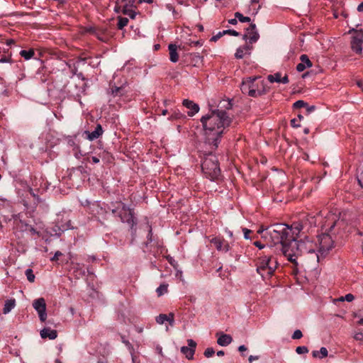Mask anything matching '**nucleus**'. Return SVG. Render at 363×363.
Masks as SVG:
<instances>
[{
    "mask_svg": "<svg viewBox=\"0 0 363 363\" xmlns=\"http://www.w3.org/2000/svg\"><path fill=\"white\" fill-rule=\"evenodd\" d=\"M222 33L224 35L228 34V35H231L233 36H239L240 35V33H238V31H236L235 30H232V29L223 30Z\"/></svg>",
    "mask_w": 363,
    "mask_h": 363,
    "instance_id": "43",
    "label": "nucleus"
},
{
    "mask_svg": "<svg viewBox=\"0 0 363 363\" xmlns=\"http://www.w3.org/2000/svg\"><path fill=\"white\" fill-rule=\"evenodd\" d=\"M233 341V338L230 335L222 333L217 340V343L220 346H227Z\"/></svg>",
    "mask_w": 363,
    "mask_h": 363,
    "instance_id": "22",
    "label": "nucleus"
},
{
    "mask_svg": "<svg viewBox=\"0 0 363 363\" xmlns=\"http://www.w3.org/2000/svg\"><path fill=\"white\" fill-rule=\"evenodd\" d=\"M252 49V46L246 44L243 46L239 47L235 54V57L237 59H242L245 55H250V50Z\"/></svg>",
    "mask_w": 363,
    "mask_h": 363,
    "instance_id": "18",
    "label": "nucleus"
},
{
    "mask_svg": "<svg viewBox=\"0 0 363 363\" xmlns=\"http://www.w3.org/2000/svg\"><path fill=\"white\" fill-rule=\"evenodd\" d=\"M201 122L206 135V143L211 145L212 150L217 149L223 129L230 125L231 118L225 111L216 109L202 116Z\"/></svg>",
    "mask_w": 363,
    "mask_h": 363,
    "instance_id": "2",
    "label": "nucleus"
},
{
    "mask_svg": "<svg viewBox=\"0 0 363 363\" xmlns=\"http://www.w3.org/2000/svg\"><path fill=\"white\" fill-rule=\"evenodd\" d=\"M121 340H122V342L124 343L125 345V346L130 350V354L132 355L133 361H134V357H135L134 355H133L134 349H133V347L132 344L128 340H125L124 335H121Z\"/></svg>",
    "mask_w": 363,
    "mask_h": 363,
    "instance_id": "30",
    "label": "nucleus"
},
{
    "mask_svg": "<svg viewBox=\"0 0 363 363\" xmlns=\"http://www.w3.org/2000/svg\"><path fill=\"white\" fill-rule=\"evenodd\" d=\"M185 116L179 110H174L172 111L169 119L170 120H177L180 118H184Z\"/></svg>",
    "mask_w": 363,
    "mask_h": 363,
    "instance_id": "31",
    "label": "nucleus"
},
{
    "mask_svg": "<svg viewBox=\"0 0 363 363\" xmlns=\"http://www.w3.org/2000/svg\"><path fill=\"white\" fill-rule=\"evenodd\" d=\"M105 31H106V28L104 29V28H99L96 32L95 33L94 35L101 41H105L104 39V33Z\"/></svg>",
    "mask_w": 363,
    "mask_h": 363,
    "instance_id": "32",
    "label": "nucleus"
},
{
    "mask_svg": "<svg viewBox=\"0 0 363 363\" xmlns=\"http://www.w3.org/2000/svg\"><path fill=\"white\" fill-rule=\"evenodd\" d=\"M354 298V296L352 294H348L345 295L344 297H341L340 300L341 301L345 300L348 302H350V301H353Z\"/></svg>",
    "mask_w": 363,
    "mask_h": 363,
    "instance_id": "46",
    "label": "nucleus"
},
{
    "mask_svg": "<svg viewBox=\"0 0 363 363\" xmlns=\"http://www.w3.org/2000/svg\"><path fill=\"white\" fill-rule=\"evenodd\" d=\"M126 204L123 203L122 201H116L114 203H111L110 205H108V210L110 211L115 216L118 217V213L121 210H125Z\"/></svg>",
    "mask_w": 363,
    "mask_h": 363,
    "instance_id": "15",
    "label": "nucleus"
},
{
    "mask_svg": "<svg viewBox=\"0 0 363 363\" xmlns=\"http://www.w3.org/2000/svg\"><path fill=\"white\" fill-rule=\"evenodd\" d=\"M127 4H128L130 8H136L135 5V0H128V3Z\"/></svg>",
    "mask_w": 363,
    "mask_h": 363,
    "instance_id": "60",
    "label": "nucleus"
},
{
    "mask_svg": "<svg viewBox=\"0 0 363 363\" xmlns=\"http://www.w3.org/2000/svg\"><path fill=\"white\" fill-rule=\"evenodd\" d=\"M169 51V60L172 62H177L179 60V55L177 53V46L175 44H169L168 46Z\"/></svg>",
    "mask_w": 363,
    "mask_h": 363,
    "instance_id": "21",
    "label": "nucleus"
},
{
    "mask_svg": "<svg viewBox=\"0 0 363 363\" xmlns=\"http://www.w3.org/2000/svg\"><path fill=\"white\" fill-rule=\"evenodd\" d=\"M306 111H307L308 113H310L312 111H313L314 110H315V106H309L307 105V106H306Z\"/></svg>",
    "mask_w": 363,
    "mask_h": 363,
    "instance_id": "57",
    "label": "nucleus"
},
{
    "mask_svg": "<svg viewBox=\"0 0 363 363\" xmlns=\"http://www.w3.org/2000/svg\"><path fill=\"white\" fill-rule=\"evenodd\" d=\"M33 306L38 312L40 320L45 322L47 318L45 300L43 298H37L33 301Z\"/></svg>",
    "mask_w": 363,
    "mask_h": 363,
    "instance_id": "9",
    "label": "nucleus"
},
{
    "mask_svg": "<svg viewBox=\"0 0 363 363\" xmlns=\"http://www.w3.org/2000/svg\"><path fill=\"white\" fill-rule=\"evenodd\" d=\"M147 241L144 243L145 247H147L149 242H151L152 240V230L151 226L149 227V232L147 236Z\"/></svg>",
    "mask_w": 363,
    "mask_h": 363,
    "instance_id": "45",
    "label": "nucleus"
},
{
    "mask_svg": "<svg viewBox=\"0 0 363 363\" xmlns=\"http://www.w3.org/2000/svg\"><path fill=\"white\" fill-rule=\"evenodd\" d=\"M296 352L298 354H306L308 352V349L306 346H298L296 347Z\"/></svg>",
    "mask_w": 363,
    "mask_h": 363,
    "instance_id": "39",
    "label": "nucleus"
},
{
    "mask_svg": "<svg viewBox=\"0 0 363 363\" xmlns=\"http://www.w3.org/2000/svg\"><path fill=\"white\" fill-rule=\"evenodd\" d=\"M118 21L117 24V27L119 30H122L125 26H126L128 23V19L125 17L118 16Z\"/></svg>",
    "mask_w": 363,
    "mask_h": 363,
    "instance_id": "29",
    "label": "nucleus"
},
{
    "mask_svg": "<svg viewBox=\"0 0 363 363\" xmlns=\"http://www.w3.org/2000/svg\"><path fill=\"white\" fill-rule=\"evenodd\" d=\"M228 23L232 25H236L238 23L237 18L230 19Z\"/></svg>",
    "mask_w": 363,
    "mask_h": 363,
    "instance_id": "61",
    "label": "nucleus"
},
{
    "mask_svg": "<svg viewBox=\"0 0 363 363\" xmlns=\"http://www.w3.org/2000/svg\"><path fill=\"white\" fill-rule=\"evenodd\" d=\"M349 33H354L350 42L352 50L357 54H361L363 43V29L352 28L349 30Z\"/></svg>",
    "mask_w": 363,
    "mask_h": 363,
    "instance_id": "8",
    "label": "nucleus"
},
{
    "mask_svg": "<svg viewBox=\"0 0 363 363\" xmlns=\"http://www.w3.org/2000/svg\"><path fill=\"white\" fill-rule=\"evenodd\" d=\"M306 225L307 220L303 219L293 223L290 226L284 223H277L269 228V235L274 246L295 265L298 264L296 257L304 253L313 255L317 262L320 260V255L315 250L316 245L309 240L306 235L303 239L298 240L301 233H306L304 230Z\"/></svg>",
    "mask_w": 363,
    "mask_h": 363,
    "instance_id": "1",
    "label": "nucleus"
},
{
    "mask_svg": "<svg viewBox=\"0 0 363 363\" xmlns=\"http://www.w3.org/2000/svg\"><path fill=\"white\" fill-rule=\"evenodd\" d=\"M258 79V77H247L244 79L240 85V90L243 94H247L250 96L257 97V96H261L267 92V90L264 87V83L261 82L262 89L259 87V84H257V88H255V82Z\"/></svg>",
    "mask_w": 363,
    "mask_h": 363,
    "instance_id": "5",
    "label": "nucleus"
},
{
    "mask_svg": "<svg viewBox=\"0 0 363 363\" xmlns=\"http://www.w3.org/2000/svg\"><path fill=\"white\" fill-rule=\"evenodd\" d=\"M297 119L296 118H293L291 120L290 123H291V125L293 127V128H298L301 126V125L299 123H297Z\"/></svg>",
    "mask_w": 363,
    "mask_h": 363,
    "instance_id": "50",
    "label": "nucleus"
},
{
    "mask_svg": "<svg viewBox=\"0 0 363 363\" xmlns=\"http://www.w3.org/2000/svg\"><path fill=\"white\" fill-rule=\"evenodd\" d=\"M328 354V350L324 347H322L319 351L314 350L312 352V355L313 357L320 359H323L327 357Z\"/></svg>",
    "mask_w": 363,
    "mask_h": 363,
    "instance_id": "25",
    "label": "nucleus"
},
{
    "mask_svg": "<svg viewBox=\"0 0 363 363\" xmlns=\"http://www.w3.org/2000/svg\"><path fill=\"white\" fill-rule=\"evenodd\" d=\"M93 211L97 220L102 225H104V219L106 218L105 216L107 215V211L99 204L93 205Z\"/></svg>",
    "mask_w": 363,
    "mask_h": 363,
    "instance_id": "14",
    "label": "nucleus"
},
{
    "mask_svg": "<svg viewBox=\"0 0 363 363\" xmlns=\"http://www.w3.org/2000/svg\"><path fill=\"white\" fill-rule=\"evenodd\" d=\"M302 337H303L302 332L300 330H296L294 332V333L291 336V338L294 340H298V339H301Z\"/></svg>",
    "mask_w": 363,
    "mask_h": 363,
    "instance_id": "44",
    "label": "nucleus"
},
{
    "mask_svg": "<svg viewBox=\"0 0 363 363\" xmlns=\"http://www.w3.org/2000/svg\"><path fill=\"white\" fill-rule=\"evenodd\" d=\"M259 359V356H253V355H250V356L249 357L248 360H249L250 363H252L253 360H257V359Z\"/></svg>",
    "mask_w": 363,
    "mask_h": 363,
    "instance_id": "59",
    "label": "nucleus"
},
{
    "mask_svg": "<svg viewBox=\"0 0 363 363\" xmlns=\"http://www.w3.org/2000/svg\"><path fill=\"white\" fill-rule=\"evenodd\" d=\"M123 7H121V4H116L114 7V11L117 13L122 12Z\"/></svg>",
    "mask_w": 363,
    "mask_h": 363,
    "instance_id": "53",
    "label": "nucleus"
},
{
    "mask_svg": "<svg viewBox=\"0 0 363 363\" xmlns=\"http://www.w3.org/2000/svg\"><path fill=\"white\" fill-rule=\"evenodd\" d=\"M201 169L203 174L211 181L217 179L220 175L218 160L211 150L204 153Z\"/></svg>",
    "mask_w": 363,
    "mask_h": 363,
    "instance_id": "3",
    "label": "nucleus"
},
{
    "mask_svg": "<svg viewBox=\"0 0 363 363\" xmlns=\"http://www.w3.org/2000/svg\"><path fill=\"white\" fill-rule=\"evenodd\" d=\"M357 11L359 12H362L363 11V1L360 4L358 5Z\"/></svg>",
    "mask_w": 363,
    "mask_h": 363,
    "instance_id": "64",
    "label": "nucleus"
},
{
    "mask_svg": "<svg viewBox=\"0 0 363 363\" xmlns=\"http://www.w3.org/2000/svg\"><path fill=\"white\" fill-rule=\"evenodd\" d=\"M305 106H307V103L303 100H298L293 104L294 108H300Z\"/></svg>",
    "mask_w": 363,
    "mask_h": 363,
    "instance_id": "37",
    "label": "nucleus"
},
{
    "mask_svg": "<svg viewBox=\"0 0 363 363\" xmlns=\"http://www.w3.org/2000/svg\"><path fill=\"white\" fill-rule=\"evenodd\" d=\"M192 56L193 62L195 63L194 65L199 63H201L203 61V57L200 56L199 54L191 55Z\"/></svg>",
    "mask_w": 363,
    "mask_h": 363,
    "instance_id": "42",
    "label": "nucleus"
},
{
    "mask_svg": "<svg viewBox=\"0 0 363 363\" xmlns=\"http://www.w3.org/2000/svg\"><path fill=\"white\" fill-rule=\"evenodd\" d=\"M182 104L184 106L189 109V111H188V115L189 116H194L199 111V105L191 100L184 99Z\"/></svg>",
    "mask_w": 363,
    "mask_h": 363,
    "instance_id": "16",
    "label": "nucleus"
},
{
    "mask_svg": "<svg viewBox=\"0 0 363 363\" xmlns=\"http://www.w3.org/2000/svg\"><path fill=\"white\" fill-rule=\"evenodd\" d=\"M98 29L99 28H96L94 27H89L86 29V31L89 32V33L94 35Z\"/></svg>",
    "mask_w": 363,
    "mask_h": 363,
    "instance_id": "54",
    "label": "nucleus"
},
{
    "mask_svg": "<svg viewBox=\"0 0 363 363\" xmlns=\"http://www.w3.org/2000/svg\"><path fill=\"white\" fill-rule=\"evenodd\" d=\"M327 222L328 223L325 224V226L328 228L325 230L326 232L318 237L319 248L317 253L319 254L320 257H325L333 248L334 242L331 234H335L333 230L335 225H339L340 223L339 220L333 219L331 221L328 220Z\"/></svg>",
    "mask_w": 363,
    "mask_h": 363,
    "instance_id": "4",
    "label": "nucleus"
},
{
    "mask_svg": "<svg viewBox=\"0 0 363 363\" xmlns=\"http://www.w3.org/2000/svg\"><path fill=\"white\" fill-rule=\"evenodd\" d=\"M246 32L247 34L243 35L242 38L244 40L249 39L250 44L256 43L258 40L259 35L257 30V27L255 23H250V26L246 28Z\"/></svg>",
    "mask_w": 363,
    "mask_h": 363,
    "instance_id": "11",
    "label": "nucleus"
},
{
    "mask_svg": "<svg viewBox=\"0 0 363 363\" xmlns=\"http://www.w3.org/2000/svg\"><path fill=\"white\" fill-rule=\"evenodd\" d=\"M128 92V85L126 83H125L121 86H116V85L112 86L111 88L110 93H111V95L113 98H116V97L121 98V97H123V96H127Z\"/></svg>",
    "mask_w": 363,
    "mask_h": 363,
    "instance_id": "12",
    "label": "nucleus"
},
{
    "mask_svg": "<svg viewBox=\"0 0 363 363\" xmlns=\"http://www.w3.org/2000/svg\"><path fill=\"white\" fill-rule=\"evenodd\" d=\"M40 336L43 339L49 338L50 340H55L57 336V333L55 330L45 328L40 331Z\"/></svg>",
    "mask_w": 363,
    "mask_h": 363,
    "instance_id": "19",
    "label": "nucleus"
},
{
    "mask_svg": "<svg viewBox=\"0 0 363 363\" xmlns=\"http://www.w3.org/2000/svg\"><path fill=\"white\" fill-rule=\"evenodd\" d=\"M35 55V51L33 49H30L28 50H22L20 52V55L23 57L25 60L31 59Z\"/></svg>",
    "mask_w": 363,
    "mask_h": 363,
    "instance_id": "26",
    "label": "nucleus"
},
{
    "mask_svg": "<svg viewBox=\"0 0 363 363\" xmlns=\"http://www.w3.org/2000/svg\"><path fill=\"white\" fill-rule=\"evenodd\" d=\"M85 133L87 135V138L89 140H94L95 139H97L102 135L103 129L101 125L100 124H98L94 131H85Z\"/></svg>",
    "mask_w": 363,
    "mask_h": 363,
    "instance_id": "20",
    "label": "nucleus"
},
{
    "mask_svg": "<svg viewBox=\"0 0 363 363\" xmlns=\"http://www.w3.org/2000/svg\"><path fill=\"white\" fill-rule=\"evenodd\" d=\"M28 191L30 194V195H32V196L33 198L37 199L38 200H39V196H38V194H36L35 193L34 190L32 188H30Z\"/></svg>",
    "mask_w": 363,
    "mask_h": 363,
    "instance_id": "55",
    "label": "nucleus"
},
{
    "mask_svg": "<svg viewBox=\"0 0 363 363\" xmlns=\"http://www.w3.org/2000/svg\"><path fill=\"white\" fill-rule=\"evenodd\" d=\"M118 218L123 223H126L129 225L132 234L135 233V228L134 226L137 224V219L134 216V212L133 209H130L126 206L125 210H121L118 213Z\"/></svg>",
    "mask_w": 363,
    "mask_h": 363,
    "instance_id": "7",
    "label": "nucleus"
},
{
    "mask_svg": "<svg viewBox=\"0 0 363 363\" xmlns=\"http://www.w3.org/2000/svg\"><path fill=\"white\" fill-rule=\"evenodd\" d=\"M62 253L60 252V251H57L54 256L50 259L51 261L54 262V261H57L59 258L60 256H62Z\"/></svg>",
    "mask_w": 363,
    "mask_h": 363,
    "instance_id": "49",
    "label": "nucleus"
},
{
    "mask_svg": "<svg viewBox=\"0 0 363 363\" xmlns=\"http://www.w3.org/2000/svg\"><path fill=\"white\" fill-rule=\"evenodd\" d=\"M235 17L237 18L242 23L250 22L251 21L250 17L244 16L240 12H235Z\"/></svg>",
    "mask_w": 363,
    "mask_h": 363,
    "instance_id": "35",
    "label": "nucleus"
},
{
    "mask_svg": "<svg viewBox=\"0 0 363 363\" xmlns=\"http://www.w3.org/2000/svg\"><path fill=\"white\" fill-rule=\"evenodd\" d=\"M187 343L188 346L181 347V352L185 355L186 359H193L197 344L192 339H188Z\"/></svg>",
    "mask_w": 363,
    "mask_h": 363,
    "instance_id": "10",
    "label": "nucleus"
},
{
    "mask_svg": "<svg viewBox=\"0 0 363 363\" xmlns=\"http://www.w3.org/2000/svg\"><path fill=\"white\" fill-rule=\"evenodd\" d=\"M359 184L363 188V172L357 177Z\"/></svg>",
    "mask_w": 363,
    "mask_h": 363,
    "instance_id": "52",
    "label": "nucleus"
},
{
    "mask_svg": "<svg viewBox=\"0 0 363 363\" xmlns=\"http://www.w3.org/2000/svg\"><path fill=\"white\" fill-rule=\"evenodd\" d=\"M223 35H224V34H223L222 32H219L216 35H213L211 38V41L216 42L219 38H220Z\"/></svg>",
    "mask_w": 363,
    "mask_h": 363,
    "instance_id": "48",
    "label": "nucleus"
},
{
    "mask_svg": "<svg viewBox=\"0 0 363 363\" xmlns=\"http://www.w3.org/2000/svg\"><path fill=\"white\" fill-rule=\"evenodd\" d=\"M27 279L29 282L33 283L35 281V275L33 274V272L31 269H27L25 272Z\"/></svg>",
    "mask_w": 363,
    "mask_h": 363,
    "instance_id": "36",
    "label": "nucleus"
},
{
    "mask_svg": "<svg viewBox=\"0 0 363 363\" xmlns=\"http://www.w3.org/2000/svg\"><path fill=\"white\" fill-rule=\"evenodd\" d=\"M357 323L362 326H363V318H361L358 322ZM354 338L356 340H363V329H362L359 332L357 333L354 335Z\"/></svg>",
    "mask_w": 363,
    "mask_h": 363,
    "instance_id": "33",
    "label": "nucleus"
},
{
    "mask_svg": "<svg viewBox=\"0 0 363 363\" xmlns=\"http://www.w3.org/2000/svg\"><path fill=\"white\" fill-rule=\"evenodd\" d=\"M218 106L229 110L232 108L233 104L230 100H222L220 101Z\"/></svg>",
    "mask_w": 363,
    "mask_h": 363,
    "instance_id": "34",
    "label": "nucleus"
},
{
    "mask_svg": "<svg viewBox=\"0 0 363 363\" xmlns=\"http://www.w3.org/2000/svg\"><path fill=\"white\" fill-rule=\"evenodd\" d=\"M289 82V77H288L287 74H285L284 77H281V83H282V84H288Z\"/></svg>",
    "mask_w": 363,
    "mask_h": 363,
    "instance_id": "56",
    "label": "nucleus"
},
{
    "mask_svg": "<svg viewBox=\"0 0 363 363\" xmlns=\"http://www.w3.org/2000/svg\"><path fill=\"white\" fill-rule=\"evenodd\" d=\"M122 13L124 15L128 16L131 19H134L137 15V13L133 9V8L129 7L128 4H125L123 6Z\"/></svg>",
    "mask_w": 363,
    "mask_h": 363,
    "instance_id": "24",
    "label": "nucleus"
},
{
    "mask_svg": "<svg viewBox=\"0 0 363 363\" xmlns=\"http://www.w3.org/2000/svg\"><path fill=\"white\" fill-rule=\"evenodd\" d=\"M215 354V350L213 347H208L204 351V356L207 358L211 357Z\"/></svg>",
    "mask_w": 363,
    "mask_h": 363,
    "instance_id": "40",
    "label": "nucleus"
},
{
    "mask_svg": "<svg viewBox=\"0 0 363 363\" xmlns=\"http://www.w3.org/2000/svg\"><path fill=\"white\" fill-rule=\"evenodd\" d=\"M71 72L73 75H77V74H78L77 67L76 66H74L73 68H72L71 69Z\"/></svg>",
    "mask_w": 363,
    "mask_h": 363,
    "instance_id": "62",
    "label": "nucleus"
},
{
    "mask_svg": "<svg viewBox=\"0 0 363 363\" xmlns=\"http://www.w3.org/2000/svg\"><path fill=\"white\" fill-rule=\"evenodd\" d=\"M16 306V300L14 298L8 299L5 301L3 308V313H9Z\"/></svg>",
    "mask_w": 363,
    "mask_h": 363,
    "instance_id": "23",
    "label": "nucleus"
},
{
    "mask_svg": "<svg viewBox=\"0 0 363 363\" xmlns=\"http://www.w3.org/2000/svg\"><path fill=\"white\" fill-rule=\"evenodd\" d=\"M242 231L244 233V238L245 239H249L250 237H249V234L252 232L250 230L247 229V228H243L242 229Z\"/></svg>",
    "mask_w": 363,
    "mask_h": 363,
    "instance_id": "51",
    "label": "nucleus"
},
{
    "mask_svg": "<svg viewBox=\"0 0 363 363\" xmlns=\"http://www.w3.org/2000/svg\"><path fill=\"white\" fill-rule=\"evenodd\" d=\"M267 79L271 83H274V82L281 83V74L280 72H277L274 74H269L267 76Z\"/></svg>",
    "mask_w": 363,
    "mask_h": 363,
    "instance_id": "27",
    "label": "nucleus"
},
{
    "mask_svg": "<svg viewBox=\"0 0 363 363\" xmlns=\"http://www.w3.org/2000/svg\"><path fill=\"white\" fill-rule=\"evenodd\" d=\"M254 245L259 249H263L264 247V245H262L259 241L255 242Z\"/></svg>",
    "mask_w": 363,
    "mask_h": 363,
    "instance_id": "58",
    "label": "nucleus"
},
{
    "mask_svg": "<svg viewBox=\"0 0 363 363\" xmlns=\"http://www.w3.org/2000/svg\"><path fill=\"white\" fill-rule=\"evenodd\" d=\"M277 266V261L273 259L272 256H263L259 258L257 272L264 278L265 275L271 277Z\"/></svg>",
    "mask_w": 363,
    "mask_h": 363,
    "instance_id": "6",
    "label": "nucleus"
},
{
    "mask_svg": "<svg viewBox=\"0 0 363 363\" xmlns=\"http://www.w3.org/2000/svg\"><path fill=\"white\" fill-rule=\"evenodd\" d=\"M300 60L301 62L296 65V70L299 72H303L306 68L311 67L312 66L311 61L305 54L301 55Z\"/></svg>",
    "mask_w": 363,
    "mask_h": 363,
    "instance_id": "17",
    "label": "nucleus"
},
{
    "mask_svg": "<svg viewBox=\"0 0 363 363\" xmlns=\"http://www.w3.org/2000/svg\"><path fill=\"white\" fill-rule=\"evenodd\" d=\"M70 224H71V221L68 220L65 224L61 225H56V227L58 228L59 230L64 232V231L68 230L69 228H70Z\"/></svg>",
    "mask_w": 363,
    "mask_h": 363,
    "instance_id": "41",
    "label": "nucleus"
},
{
    "mask_svg": "<svg viewBox=\"0 0 363 363\" xmlns=\"http://www.w3.org/2000/svg\"><path fill=\"white\" fill-rule=\"evenodd\" d=\"M211 243L213 244L218 251L223 250L227 252L230 250V247L228 243L225 242L223 239L220 238H213L211 240Z\"/></svg>",
    "mask_w": 363,
    "mask_h": 363,
    "instance_id": "13",
    "label": "nucleus"
},
{
    "mask_svg": "<svg viewBox=\"0 0 363 363\" xmlns=\"http://www.w3.org/2000/svg\"><path fill=\"white\" fill-rule=\"evenodd\" d=\"M91 160H92V162H93L94 163H96H96H99V161H100V160H99V157H96V156H92V157H91Z\"/></svg>",
    "mask_w": 363,
    "mask_h": 363,
    "instance_id": "63",
    "label": "nucleus"
},
{
    "mask_svg": "<svg viewBox=\"0 0 363 363\" xmlns=\"http://www.w3.org/2000/svg\"><path fill=\"white\" fill-rule=\"evenodd\" d=\"M168 291V284L163 283L156 289V292L158 296H161Z\"/></svg>",
    "mask_w": 363,
    "mask_h": 363,
    "instance_id": "28",
    "label": "nucleus"
},
{
    "mask_svg": "<svg viewBox=\"0 0 363 363\" xmlns=\"http://www.w3.org/2000/svg\"><path fill=\"white\" fill-rule=\"evenodd\" d=\"M167 320V315L160 314L156 317V321L158 324H163Z\"/></svg>",
    "mask_w": 363,
    "mask_h": 363,
    "instance_id": "38",
    "label": "nucleus"
},
{
    "mask_svg": "<svg viewBox=\"0 0 363 363\" xmlns=\"http://www.w3.org/2000/svg\"><path fill=\"white\" fill-rule=\"evenodd\" d=\"M166 321H168L169 325H172L174 323V315L172 313H169L167 315V320Z\"/></svg>",
    "mask_w": 363,
    "mask_h": 363,
    "instance_id": "47",
    "label": "nucleus"
}]
</instances>
